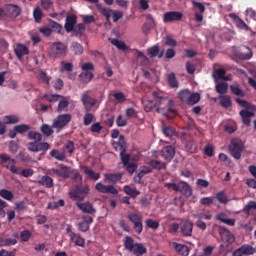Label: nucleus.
I'll return each mask as SVG.
<instances>
[{
    "mask_svg": "<svg viewBox=\"0 0 256 256\" xmlns=\"http://www.w3.org/2000/svg\"><path fill=\"white\" fill-rule=\"evenodd\" d=\"M122 177H123V174L121 173L105 174L104 181L106 183H112V185H115V183H118V181H121Z\"/></svg>",
    "mask_w": 256,
    "mask_h": 256,
    "instance_id": "obj_25",
    "label": "nucleus"
},
{
    "mask_svg": "<svg viewBox=\"0 0 256 256\" xmlns=\"http://www.w3.org/2000/svg\"><path fill=\"white\" fill-rule=\"evenodd\" d=\"M89 93V91H85L81 96L82 105H84L86 111L93 109L97 105V99L91 97Z\"/></svg>",
    "mask_w": 256,
    "mask_h": 256,
    "instance_id": "obj_11",
    "label": "nucleus"
},
{
    "mask_svg": "<svg viewBox=\"0 0 256 256\" xmlns=\"http://www.w3.org/2000/svg\"><path fill=\"white\" fill-rule=\"evenodd\" d=\"M77 23V16L76 15H70L66 17V23L64 25L66 31L68 33H71L75 29V24Z\"/></svg>",
    "mask_w": 256,
    "mask_h": 256,
    "instance_id": "obj_23",
    "label": "nucleus"
},
{
    "mask_svg": "<svg viewBox=\"0 0 256 256\" xmlns=\"http://www.w3.org/2000/svg\"><path fill=\"white\" fill-rule=\"evenodd\" d=\"M49 143L47 142H29L28 151L39 153V151H49Z\"/></svg>",
    "mask_w": 256,
    "mask_h": 256,
    "instance_id": "obj_12",
    "label": "nucleus"
},
{
    "mask_svg": "<svg viewBox=\"0 0 256 256\" xmlns=\"http://www.w3.org/2000/svg\"><path fill=\"white\" fill-rule=\"evenodd\" d=\"M135 57H136L137 63H139L140 65H143V66L149 65V59L147 58V56H145L143 52L136 50Z\"/></svg>",
    "mask_w": 256,
    "mask_h": 256,
    "instance_id": "obj_29",
    "label": "nucleus"
},
{
    "mask_svg": "<svg viewBox=\"0 0 256 256\" xmlns=\"http://www.w3.org/2000/svg\"><path fill=\"white\" fill-rule=\"evenodd\" d=\"M200 100H201V95H199V93L190 92L187 105H195V103H199Z\"/></svg>",
    "mask_w": 256,
    "mask_h": 256,
    "instance_id": "obj_49",
    "label": "nucleus"
},
{
    "mask_svg": "<svg viewBox=\"0 0 256 256\" xmlns=\"http://www.w3.org/2000/svg\"><path fill=\"white\" fill-rule=\"evenodd\" d=\"M67 53V45L63 44V42H54L50 46V57H61Z\"/></svg>",
    "mask_w": 256,
    "mask_h": 256,
    "instance_id": "obj_7",
    "label": "nucleus"
},
{
    "mask_svg": "<svg viewBox=\"0 0 256 256\" xmlns=\"http://www.w3.org/2000/svg\"><path fill=\"white\" fill-rule=\"evenodd\" d=\"M96 9H98V11H100V13H102V15H104V17H106L107 21H109V19H111L113 10L103 8V6L101 4H96Z\"/></svg>",
    "mask_w": 256,
    "mask_h": 256,
    "instance_id": "obj_41",
    "label": "nucleus"
},
{
    "mask_svg": "<svg viewBox=\"0 0 256 256\" xmlns=\"http://www.w3.org/2000/svg\"><path fill=\"white\" fill-rule=\"evenodd\" d=\"M149 165H151V167H153V169H158V171H161V169H166L167 164L159 161V160H151L149 162Z\"/></svg>",
    "mask_w": 256,
    "mask_h": 256,
    "instance_id": "obj_46",
    "label": "nucleus"
},
{
    "mask_svg": "<svg viewBox=\"0 0 256 256\" xmlns=\"http://www.w3.org/2000/svg\"><path fill=\"white\" fill-rule=\"evenodd\" d=\"M255 248L249 244L242 245V253L243 255L249 256L255 253Z\"/></svg>",
    "mask_w": 256,
    "mask_h": 256,
    "instance_id": "obj_51",
    "label": "nucleus"
},
{
    "mask_svg": "<svg viewBox=\"0 0 256 256\" xmlns=\"http://www.w3.org/2000/svg\"><path fill=\"white\" fill-rule=\"evenodd\" d=\"M219 105L224 109H229L231 107V96L229 95H219L218 97Z\"/></svg>",
    "mask_w": 256,
    "mask_h": 256,
    "instance_id": "obj_28",
    "label": "nucleus"
},
{
    "mask_svg": "<svg viewBox=\"0 0 256 256\" xmlns=\"http://www.w3.org/2000/svg\"><path fill=\"white\" fill-rule=\"evenodd\" d=\"M15 55L18 59H23L25 55H29V48L23 44H17L16 48L14 49Z\"/></svg>",
    "mask_w": 256,
    "mask_h": 256,
    "instance_id": "obj_24",
    "label": "nucleus"
},
{
    "mask_svg": "<svg viewBox=\"0 0 256 256\" xmlns=\"http://www.w3.org/2000/svg\"><path fill=\"white\" fill-rule=\"evenodd\" d=\"M124 247L127 251H132L133 247H135V242L133 241V238L126 236L124 241Z\"/></svg>",
    "mask_w": 256,
    "mask_h": 256,
    "instance_id": "obj_54",
    "label": "nucleus"
},
{
    "mask_svg": "<svg viewBox=\"0 0 256 256\" xmlns=\"http://www.w3.org/2000/svg\"><path fill=\"white\" fill-rule=\"evenodd\" d=\"M90 191L89 185L76 186L74 191L70 192V197L76 201H84Z\"/></svg>",
    "mask_w": 256,
    "mask_h": 256,
    "instance_id": "obj_6",
    "label": "nucleus"
},
{
    "mask_svg": "<svg viewBox=\"0 0 256 256\" xmlns=\"http://www.w3.org/2000/svg\"><path fill=\"white\" fill-rule=\"evenodd\" d=\"M183 19V13L177 11L166 12L163 15L164 23H173L175 21H181Z\"/></svg>",
    "mask_w": 256,
    "mask_h": 256,
    "instance_id": "obj_14",
    "label": "nucleus"
},
{
    "mask_svg": "<svg viewBox=\"0 0 256 256\" xmlns=\"http://www.w3.org/2000/svg\"><path fill=\"white\" fill-rule=\"evenodd\" d=\"M185 149L188 151V153H197V144H195L193 141H188L185 144Z\"/></svg>",
    "mask_w": 256,
    "mask_h": 256,
    "instance_id": "obj_57",
    "label": "nucleus"
},
{
    "mask_svg": "<svg viewBox=\"0 0 256 256\" xmlns=\"http://www.w3.org/2000/svg\"><path fill=\"white\" fill-rule=\"evenodd\" d=\"M256 209V202L255 201H250L246 204V206L243 208V212L249 215L251 211H255Z\"/></svg>",
    "mask_w": 256,
    "mask_h": 256,
    "instance_id": "obj_58",
    "label": "nucleus"
},
{
    "mask_svg": "<svg viewBox=\"0 0 256 256\" xmlns=\"http://www.w3.org/2000/svg\"><path fill=\"white\" fill-rule=\"evenodd\" d=\"M161 155L166 161H171L175 157V148L171 145L166 146L162 149Z\"/></svg>",
    "mask_w": 256,
    "mask_h": 256,
    "instance_id": "obj_21",
    "label": "nucleus"
},
{
    "mask_svg": "<svg viewBox=\"0 0 256 256\" xmlns=\"http://www.w3.org/2000/svg\"><path fill=\"white\" fill-rule=\"evenodd\" d=\"M168 83L170 87H179V82H177V78L175 74L171 73L168 75Z\"/></svg>",
    "mask_w": 256,
    "mask_h": 256,
    "instance_id": "obj_63",
    "label": "nucleus"
},
{
    "mask_svg": "<svg viewBox=\"0 0 256 256\" xmlns=\"http://www.w3.org/2000/svg\"><path fill=\"white\" fill-rule=\"evenodd\" d=\"M153 98L156 99V102L151 100H142V105L146 113H149L152 109H155L157 113H161V115H165V117L171 118L169 116L170 113L175 115V111L173 110V102L171 99L167 97H161L158 92H152Z\"/></svg>",
    "mask_w": 256,
    "mask_h": 256,
    "instance_id": "obj_1",
    "label": "nucleus"
},
{
    "mask_svg": "<svg viewBox=\"0 0 256 256\" xmlns=\"http://www.w3.org/2000/svg\"><path fill=\"white\" fill-rule=\"evenodd\" d=\"M0 160L1 165H4V167L10 170V172H12L14 175H20L21 177L27 178L33 177V174L35 173V171H33V169L31 168L23 169L21 167L15 166V163H17V161L5 153L0 154Z\"/></svg>",
    "mask_w": 256,
    "mask_h": 256,
    "instance_id": "obj_2",
    "label": "nucleus"
},
{
    "mask_svg": "<svg viewBox=\"0 0 256 256\" xmlns=\"http://www.w3.org/2000/svg\"><path fill=\"white\" fill-rule=\"evenodd\" d=\"M0 197L6 199V201H13V192L11 190L2 189L0 190Z\"/></svg>",
    "mask_w": 256,
    "mask_h": 256,
    "instance_id": "obj_48",
    "label": "nucleus"
},
{
    "mask_svg": "<svg viewBox=\"0 0 256 256\" xmlns=\"http://www.w3.org/2000/svg\"><path fill=\"white\" fill-rule=\"evenodd\" d=\"M40 131L45 135L46 137H51V134L54 133L53 126H49V124H43L40 127Z\"/></svg>",
    "mask_w": 256,
    "mask_h": 256,
    "instance_id": "obj_47",
    "label": "nucleus"
},
{
    "mask_svg": "<svg viewBox=\"0 0 256 256\" xmlns=\"http://www.w3.org/2000/svg\"><path fill=\"white\" fill-rule=\"evenodd\" d=\"M230 90L234 95H237L238 97H244L245 92L239 88L238 85H231Z\"/></svg>",
    "mask_w": 256,
    "mask_h": 256,
    "instance_id": "obj_59",
    "label": "nucleus"
},
{
    "mask_svg": "<svg viewBox=\"0 0 256 256\" xmlns=\"http://www.w3.org/2000/svg\"><path fill=\"white\" fill-rule=\"evenodd\" d=\"M152 169L149 166H143L140 170V172L138 173L137 177H135L136 181H141V178L145 175H147V173H151Z\"/></svg>",
    "mask_w": 256,
    "mask_h": 256,
    "instance_id": "obj_53",
    "label": "nucleus"
},
{
    "mask_svg": "<svg viewBox=\"0 0 256 256\" xmlns=\"http://www.w3.org/2000/svg\"><path fill=\"white\" fill-rule=\"evenodd\" d=\"M79 77L82 83H89L93 79V72H82Z\"/></svg>",
    "mask_w": 256,
    "mask_h": 256,
    "instance_id": "obj_50",
    "label": "nucleus"
},
{
    "mask_svg": "<svg viewBox=\"0 0 256 256\" xmlns=\"http://www.w3.org/2000/svg\"><path fill=\"white\" fill-rule=\"evenodd\" d=\"M76 207H78V209H80V211H82L83 213H88L89 215H92V213H95L96 211L93 207V204H91L90 202H77Z\"/></svg>",
    "mask_w": 256,
    "mask_h": 256,
    "instance_id": "obj_20",
    "label": "nucleus"
},
{
    "mask_svg": "<svg viewBox=\"0 0 256 256\" xmlns=\"http://www.w3.org/2000/svg\"><path fill=\"white\" fill-rule=\"evenodd\" d=\"M219 233L223 243H227L228 245H233V243H235V236L228 229L221 227Z\"/></svg>",
    "mask_w": 256,
    "mask_h": 256,
    "instance_id": "obj_15",
    "label": "nucleus"
},
{
    "mask_svg": "<svg viewBox=\"0 0 256 256\" xmlns=\"http://www.w3.org/2000/svg\"><path fill=\"white\" fill-rule=\"evenodd\" d=\"M4 12L5 15H7V17H19V15L21 14V8H19V6L17 5H13V4H8L5 8H4Z\"/></svg>",
    "mask_w": 256,
    "mask_h": 256,
    "instance_id": "obj_18",
    "label": "nucleus"
},
{
    "mask_svg": "<svg viewBox=\"0 0 256 256\" xmlns=\"http://www.w3.org/2000/svg\"><path fill=\"white\" fill-rule=\"evenodd\" d=\"M113 146L116 151H120L121 161L123 165L127 167L128 173H130V175H133V173L137 171V166L135 165V163H129V161H131V156L125 153V151H127V144L125 143V138L123 137V135L119 137V141L114 143Z\"/></svg>",
    "mask_w": 256,
    "mask_h": 256,
    "instance_id": "obj_3",
    "label": "nucleus"
},
{
    "mask_svg": "<svg viewBox=\"0 0 256 256\" xmlns=\"http://www.w3.org/2000/svg\"><path fill=\"white\" fill-rule=\"evenodd\" d=\"M49 175H56V177H62L63 179H69L71 170L69 167L61 164L58 168H52L48 170Z\"/></svg>",
    "mask_w": 256,
    "mask_h": 256,
    "instance_id": "obj_10",
    "label": "nucleus"
},
{
    "mask_svg": "<svg viewBox=\"0 0 256 256\" xmlns=\"http://www.w3.org/2000/svg\"><path fill=\"white\" fill-rule=\"evenodd\" d=\"M3 121L6 123V125H15V123H19V116L8 115L4 117Z\"/></svg>",
    "mask_w": 256,
    "mask_h": 256,
    "instance_id": "obj_44",
    "label": "nucleus"
},
{
    "mask_svg": "<svg viewBox=\"0 0 256 256\" xmlns=\"http://www.w3.org/2000/svg\"><path fill=\"white\" fill-rule=\"evenodd\" d=\"M124 193L133 198L138 197V195H141V192L139 190H137L136 188H132L131 186H124Z\"/></svg>",
    "mask_w": 256,
    "mask_h": 256,
    "instance_id": "obj_37",
    "label": "nucleus"
},
{
    "mask_svg": "<svg viewBox=\"0 0 256 256\" xmlns=\"http://www.w3.org/2000/svg\"><path fill=\"white\" fill-rule=\"evenodd\" d=\"M180 234L182 237H191L193 235V222L186 220L180 223Z\"/></svg>",
    "mask_w": 256,
    "mask_h": 256,
    "instance_id": "obj_13",
    "label": "nucleus"
},
{
    "mask_svg": "<svg viewBox=\"0 0 256 256\" xmlns=\"http://www.w3.org/2000/svg\"><path fill=\"white\" fill-rule=\"evenodd\" d=\"M117 127H127V118L123 115H118L116 118Z\"/></svg>",
    "mask_w": 256,
    "mask_h": 256,
    "instance_id": "obj_60",
    "label": "nucleus"
},
{
    "mask_svg": "<svg viewBox=\"0 0 256 256\" xmlns=\"http://www.w3.org/2000/svg\"><path fill=\"white\" fill-rule=\"evenodd\" d=\"M109 41L112 43V45H114V47H117V49H119L120 51H127V44H125V42L115 38L109 39Z\"/></svg>",
    "mask_w": 256,
    "mask_h": 256,
    "instance_id": "obj_36",
    "label": "nucleus"
},
{
    "mask_svg": "<svg viewBox=\"0 0 256 256\" xmlns=\"http://www.w3.org/2000/svg\"><path fill=\"white\" fill-rule=\"evenodd\" d=\"M95 121H97V118L93 113L88 112L83 117V125H85V127H89V125H91V123H95Z\"/></svg>",
    "mask_w": 256,
    "mask_h": 256,
    "instance_id": "obj_35",
    "label": "nucleus"
},
{
    "mask_svg": "<svg viewBox=\"0 0 256 256\" xmlns=\"http://www.w3.org/2000/svg\"><path fill=\"white\" fill-rule=\"evenodd\" d=\"M113 97L117 103H125L127 101V97L123 92H116L113 94Z\"/></svg>",
    "mask_w": 256,
    "mask_h": 256,
    "instance_id": "obj_61",
    "label": "nucleus"
},
{
    "mask_svg": "<svg viewBox=\"0 0 256 256\" xmlns=\"http://www.w3.org/2000/svg\"><path fill=\"white\" fill-rule=\"evenodd\" d=\"M29 129H31V127L27 124H20V125H16L14 126V131L16 133H27V131H29Z\"/></svg>",
    "mask_w": 256,
    "mask_h": 256,
    "instance_id": "obj_55",
    "label": "nucleus"
},
{
    "mask_svg": "<svg viewBox=\"0 0 256 256\" xmlns=\"http://www.w3.org/2000/svg\"><path fill=\"white\" fill-rule=\"evenodd\" d=\"M70 241L71 243H74L77 247H85V239L77 233L71 234Z\"/></svg>",
    "mask_w": 256,
    "mask_h": 256,
    "instance_id": "obj_26",
    "label": "nucleus"
},
{
    "mask_svg": "<svg viewBox=\"0 0 256 256\" xmlns=\"http://www.w3.org/2000/svg\"><path fill=\"white\" fill-rule=\"evenodd\" d=\"M238 57L242 59V61H249V59L253 57V51H251L249 47H244V50L238 53Z\"/></svg>",
    "mask_w": 256,
    "mask_h": 256,
    "instance_id": "obj_31",
    "label": "nucleus"
},
{
    "mask_svg": "<svg viewBox=\"0 0 256 256\" xmlns=\"http://www.w3.org/2000/svg\"><path fill=\"white\" fill-rule=\"evenodd\" d=\"M39 185L46 187L47 189H51L53 187V178L50 176H42L41 179L38 181Z\"/></svg>",
    "mask_w": 256,
    "mask_h": 256,
    "instance_id": "obj_32",
    "label": "nucleus"
},
{
    "mask_svg": "<svg viewBox=\"0 0 256 256\" xmlns=\"http://www.w3.org/2000/svg\"><path fill=\"white\" fill-rule=\"evenodd\" d=\"M73 116L69 113L57 116L52 123L53 129H56V133H60L65 127L71 123Z\"/></svg>",
    "mask_w": 256,
    "mask_h": 256,
    "instance_id": "obj_5",
    "label": "nucleus"
},
{
    "mask_svg": "<svg viewBox=\"0 0 256 256\" xmlns=\"http://www.w3.org/2000/svg\"><path fill=\"white\" fill-rule=\"evenodd\" d=\"M178 192L184 195L185 197H191V195H193L191 186H189L187 182L178 183Z\"/></svg>",
    "mask_w": 256,
    "mask_h": 256,
    "instance_id": "obj_22",
    "label": "nucleus"
},
{
    "mask_svg": "<svg viewBox=\"0 0 256 256\" xmlns=\"http://www.w3.org/2000/svg\"><path fill=\"white\" fill-rule=\"evenodd\" d=\"M125 113H126V117H128V119L137 118V115H138L137 110H135V108H133V107H128L125 110Z\"/></svg>",
    "mask_w": 256,
    "mask_h": 256,
    "instance_id": "obj_62",
    "label": "nucleus"
},
{
    "mask_svg": "<svg viewBox=\"0 0 256 256\" xmlns=\"http://www.w3.org/2000/svg\"><path fill=\"white\" fill-rule=\"evenodd\" d=\"M236 103L243 107L244 109L240 111V116L242 117V121L244 125H251V117H255V106L249 104L247 101L237 98Z\"/></svg>",
    "mask_w": 256,
    "mask_h": 256,
    "instance_id": "obj_4",
    "label": "nucleus"
},
{
    "mask_svg": "<svg viewBox=\"0 0 256 256\" xmlns=\"http://www.w3.org/2000/svg\"><path fill=\"white\" fill-rule=\"evenodd\" d=\"M214 79H225V69H216L213 74Z\"/></svg>",
    "mask_w": 256,
    "mask_h": 256,
    "instance_id": "obj_64",
    "label": "nucleus"
},
{
    "mask_svg": "<svg viewBox=\"0 0 256 256\" xmlns=\"http://www.w3.org/2000/svg\"><path fill=\"white\" fill-rule=\"evenodd\" d=\"M172 246L174 247V249H176L177 253H179L180 255L186 256L189 255V248L183 244H179L177 242H173Z\"/></svg>",
    "mask_w": 256,
    "mask_h": 256,
    "instance_id": "obj_30",
    "label": "nucleus"
},
{
    "mask_svg": "<svg viewBox=\"0 0 256 256\" xmlns=\"http://www.w3.org/2000/svg\"><path fill=\"white\" fill-rule=\"evenodd\" d=\"M216 93H219L220 95H225L227 93V89H229V85L225 82L218 83L215 86Z\"/></svg>",
    "mask_w": 256,
    "mask_h": 256,
    "instance_id": "obj_42",
    "label": "nucleus"
},
{
    "mask_svg": "<svg viewBox=\"0 0 256 256\" xmlns=\"http://www.w3.org/2000/svg\"><path fill=\"white\" fill-rule=\"evenodd\" d=\"M80 169L91 181H99L101 179V173L95 172L89 166H80Z\"/></svg>",
    "mask_w": 256,
    "mask_h": 256,
    "instance_id": "obj_17",
    "label": "nucleus"
},
{
    "mask_svg": "<svg viewBox=\"0 0 256 256\" xmlns=\"http://www.w3.org/2000/svg\"><path fill=\"white\" fill-rule=\"evenodd\" d=\"M162 133L165 135V137H169L171 139L172 145H175V140L173 139V135H175V129L169 126H164L162 128Z\"/></svg>",
    "mask_w": 256,
    "mask_h": 256,
    "instance_id": "obj_34",
    "label": "nucleus"
},
{
    "mask_svg": "<svg viewBox=\"0 0 256 256\" xmlns=\"http://www.w3.org/2000/svg\"><path fill=\"white\" fill-rule=\"evenodd\" d=\"M96 191L99 193H110L111 195H117L119 191L112 185L105 186L103 183L98 182L95 185Z\"/></svg>",
    "mask_w": 256,
    "mask_h": 256,
    "instance_id": "obj_16",
    "label": "nucleus"
},
{
    "mask_svg": "<svg viewBox=\"0 0 256 256\" xmlns=\"http://www.w3.org/2000/svg\"><path fill=\"white\" fill-rule=\"evenodd\" d=\"M50 155H51V157H53L57 161H65V158H66L65 152H60L57 149L51 150Z\"/></svg>",
    "mask_w": 256,
    "mask_h": 256,
    "instance_id": "obj_38",
    "label": "nucleus"
},
{
    "mask_svg": "<svg viewBox=\"0 0 256 256\" xmlns=\"http://www.w3.org/2000/svg\"><path fill=\"white\" fill-rule=\"evenodd\" d=\"M147 252V248L143 246V244H134L132 250H130V253H133L136 256L143 255Z\"/></svg>",
    "mask_w": 256,
    "mask_h": 256,
    "instance_id": "obj_33",
    "label": "nucleus"
},
{
    "mask_svg": "<svg viewBox=\"0 0 256 256\" xmlns=\"http://www.w3.org/2000/svg\"><path fill=\"white\" fill-rule=\"evenodd\" d=\"M216 221H220V223H224L225 225H229V227H235V219L227 218L225 212H220L215 215Z\"/></svg>",
    "mask_w": 256,
    "mask_h": 256,
    "instance_id": "obj_19",
    "label": "nucleus"
},
{
    "mask_svg": "<svg viewBox=\"0 0 256 256\" xmlns=\"http://www.w3.org/2000/svg\"><path fill=\"white\" fill-rule=\"evenodd\" d=\"M255 248L249 244L242 245V253L243 255L249 256L255 253Z\"/></svg>",
    "mask_w": 256,
    "mask_h": 256,
    "instance_id": "obj_52",
    "label": "nucleus"
},
{
    "mask_svg": "<svg viewBox=\"0 0 256 256\" xmlns=\"http://www.w3.org/2000/svg\"><path fill=\"white\" fill-rule=\"evenodd\" d=\"M191 95V91L189 90H182L178 93V97L182 103H188L189 102V97Z\"/></svg>",
    "mask_w": 256,
    "mask_h": 256,
    "instance_id": "obj_45",
    "label": "nucleus"
},
{
    "mask_svg": "<svg viewBox=\"0 0 256 256\" xmlns=\"http://www.w3.org/2000/svg\"><path fill=\"white\" fill-rule=\"evenodd\" d=\"M230 153L234 159H241V153H243V141L233 139L230 144Z\"/></svg>",
    "mask_w": 256,
    "mask_h": 256,
    "instance_id": "obj_9",
    "label": "nucleus"
},
{
    "mask_svg": "<svg viewBox=\"0 0 256 256\" xmlns=\"http://www.w3.org/2000/svg\"><path fill=\"white\" fill-rule=\"evenodd\" d=\"M128 219L133 223L134 231L138 233V235H141V233H143V216L136 213H130L128 214Z\"/></svg>",
    "mask_w": 256,
    "mask_h": 256,
    "instance_id": "obj_8",
    "label": "nucleus"
},
{
    "mask_svg": "<svg viewBox=\"0 0 256 256\" xmlns=\"http://www.w3.org/2000/svg\"><path fill=\"white\" fill-rule=\"evenodd\" d=\"M231 19H236V26L239 29H244L245 31H249V26L240 18H238L235 14H230Z\"/></svg>",
    "mask_w": 256,
    "mask_h": 256,
    "instance_id": "obj_40",
    "label": "nucleus"
},
{
    "mask_svg": "<svg viewBox=\"0 0 256 256\" xmlns=\"http://www.w3.org/2000/svg\"><path fill=\"white\" fill-rule=\"evenodd\" d=\"M36 77L40 83H44L45 85H49V83H51V77L43 70H39Z\"/></svg>",
    "mask_w": 256,
    "mask_h": 256,
    "instance_id": "obj_27",
    "label": "nucleus"
},
{
    "mask_svg": "<svg viewBox=\"0 0 256 256\" xmlns=\"http://www.w3.org/2000/svg\"><path fill=\"white\" fill-rule=\"evenodd\" d=\"M147 53L148 55H150V57H159L161 59V57H163V52H161L159 54V46H152L150 48L147 49Z\"/></svg>",
    "mask_w": 256,
    "mask_h": 256,
    "instance_id": "obj_43",
    "label": "nucleus"
},
{
    "mask_svg": "<svg viewBox=\"0 0 256 256\" xmlns=\"http://www.w3.org/2000/svg\"><path fill=\"white\" fill-rule=\"evenodd\" d=\"M28 138L34 143H41L43 136L39 132L30 131L28 132Z\"/></svg>",
    "mask_w": 256,
    "mask_h": 256,
    "instance_id": "obj_39",
    "label": "nucleus"
},
{
    "mask_svg": "<svg viewBox=\"0 0 256 256\" xmlns=\"http://www.w3.org/2000/svg\"><path fill=\"white\" fill-rule=\"evenodd\" d=\"M71 49L75 55H83V46L77 42H73L71 45Z\"/></svg>",
    "mask_w": 256,
    "mask_h": 256,
    "instance_id": "obj_56",
    "label": "nucleus"
}]
</instances>
